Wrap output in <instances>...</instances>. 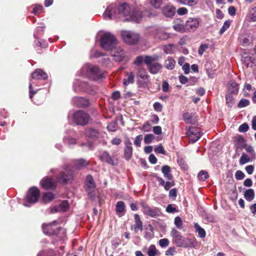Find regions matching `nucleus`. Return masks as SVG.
Returning a JSON list of instances; mask_svg holds the SVG:
<instances>
[{
	"mask_svg": "<svg viewBox=\"0 0 256 256\" xmlns=\"http://www.w3.org/2000/svg\"><path fill=\"white\" fill-rule=\"evenodd\" d=\"M249 126L246 123L241 124L238 128V131L240 132H244L248 130Z\"/></svg>",
	"mask_w": 256,
	"mask_h": 256,
	"instance_id": "obj_61",
	"label": "nucleus"
},
{
	"mask_svg": "<svg viewBox=\"0 0 256 256\" xmlns=\"http://www.w3.org/2000/svg\"><path fill=\"white\" fill-rule=\"evenodd\" d=\"M86 84L84 82H82L81 81L76 80L74 82V89L76 92H78L80 90H86Z\"/></svg>",
	"mask_w": 256,
	"mask_h": 256,
	"instance_id": "obj_34",
	"label": "nucleus"
},
{
	"mask_svg": "<svg viewBox=\"0 0 256 256\" xmlns=\"http://www.w3.org/2000/svg\"><path fill=\"white\" fill-rule=\"evenodd\" d=\"M43 11V7L41 5H36L33 8L32 12L34 14H39Z\"/></svg>",
	"mask_w": 256,
	"mask_h": 256,
	"instance_id": "obj_53",
	"label": "nucleus"
},
{
	"mask_svg": "<svg viewBox=\"0 0 256 256\" xmlns=\"http://www.w3.org/2000/svg\"><path fill=\"white\" fill-rule=\"evenodd\" d=\"M112 52H114V54H112L111 56L116 62H120L124 58V52L120 47L117 46L116 48Z\"/></svg>",
	"mask_w": 256,
	"mask_h": 256,
	"instance_id": "obj_13",
	"label": "nucleus"
},
{
	"mask_svg": "<svg viewBox=\"0 0 256 256\" xmlns=\"http://www.w3.org/2000/svg\"><path fill=\"white\" fill-rule=\"evenodd\" d=\"M174 224L177 228L180 230L182 228V222L181 218L179 216H176L174 218Z\"/></svg>",
	"mask_w": 256,
	"mask_h": 256,
	"instance_id": "obj_52",
	"label": "nucleus"
},
{
	"mask_svg": "<svg viewBox=\"0 0 256 256\" xmlns=\"http://www.w3.org/2000/svg\"><path fill=\"white\" fill-rule=\"evenodd\" d=\"M117 214L122 213L125 210V204L122 202H118L116 204V208Z\"/></svg>",
	"mask_w": 256,
	"mask_h": 256,
	"instance_id": "obj_43",
	"label": "nucleus"
},
{
	"mask_svg": "<svg viewBox=\"0 0 256 256\" xmlns=\"http://www.w3.org/2000/svg\"><path fill=\"white\" fill-rule=\"evenodd\" d=\"M134 74L133 72H126V78H124L123 84L125 86L134 82Z\"/></svg>",
	"mask_w": 256,
	"mask_h": 256,
	"instance_id": "obj_35",
	"label": "nucleus"
},
{
	"mask_svg": "<svg viewBox=\"0 0 256 256\" xmlns=\"http://www.w3.org/2000/svg\"><path fill=\"white\" fill-rule=\"evenodd\" d=\"M166 211L168 213H174L178 212V210L174 206L170 204L167 206Z\"/></svg>",
	"mask_w": 256,
	"mask_h": 256,
	"instance_id": "obj_58",
	"label": "nucleus"
},
{
	"mask_svg": "<svg viewBox=\"0 0 256 256\" xmlns=\"http://www.w3.org/2000/svg\"><path fill=\"white\" fill-rule=\"evenodd\" d=\"M150 72L152 74H157L161 69V65H148Z\"/></svg>",
	"mask_w": 256,
	"mask_h": 256,
	"instance_id": "obj_42",
	"label": "nucleus"
},
{
	"mask_svg": "<svg viewBox=\"0 0 256 256\" xmlns=\"http://www.w3.org/2000/svg\"><path fill=\"white\" fill-rule=\"evenodd\" d=\"M140 205L142 208V212L146 215L152 218H156L161 214V212L158 208H150L144 202H141Z\"/></svg>",
	"mask_w": 256,
	"mask_h": 256,
	"instance_id": "obj_5",
	"label": "nucleus"
},
{
	"mask_svg": "<svg viewBox=\"0 0 256 256\" xmlns=\"http://www.w3.org/2000/svg\"><path fill=\"white\" fill-rule=\"evenodd\" d=\"M73 122L77 125L84 126L88 122L90 116L83 110H78L72 114Z\"/></svg>",
	"mask_w": 256,
	"mask_h": 256,
	"instance_id": "obj_3",
	"label": "nucleus"
},
{
	"mask_svg": "<svg viewBox=\"0 0 256 256\" xmlns=\"http://www.w3.org/2000/svg\"><path fill=\"white\" fill-rule=\"evenodd\" d=\"M125 144L124 156L125 158L128 160L131 158L132 154V143L129 140L126 142Z\"/></svg>",
	"mask_w": 256,
	"mask_h": 256,
	"instance_id": "obj_22",
	"label": "nucleus"
},
{
	"mask_svg": "<svg viewBox=\"0 0 256 256\" xmlns=\"http://www.w3.org/2000/svg\"><path fill=\"white\" fill-rule=\"evenodd\" d=\"M54 198V194L50 192L44 193L42 197V200L45 202H50Z\"/></svg>",
	"mask_w": 256,
	"mask_h": 256,
	"instance_id": "obj_44",
	"label": "nucleus"
},
{
	"mask_svg": "<svg viewBox=\"0 0 256 256\" xmlns=\"http://www.w3.org/2000/svg\"><path fill=\"white\" fill-rule=\"evenodd\" d=\"M244 173L241 170H237L235 174V178L237 180H242L244 178Z\"/></svg>",
	"mask_w": 256,
	"mask_h": 256,
	"instance_id": "obj_57",
	"label": "nucleus"
},
{
	"mask_svg": "<svg viewBox=\"0 0 256 256\" xmlns=\"http://www.w3.org/2000/svg\"><path fill=\"white\" fill-rule=\"evenodd\" d=\"M130 12V6L126 2L118 6L112 4L106 8L104 16L105 17L108 16L109 19L120 20L124 22H127L125 19L129 16Z\"/></svg>",
	"mask_w": 256,
	"mask_h": 256,
	"instance_id": "obj_1",
	"label": "nucleus"
},
{
	"mask_svg": "<svg viewBox=\"0 0 256 256\" xmlns=\"http://www.w3.org/2000/svg\"><path fill=\"white\" fill-rule=\"evenodd\" d=\"M226 104L228 107H232L234 103V99L230 93L228 94L226 96Z\"/></svg>",
	"mask_w": 256,
	"mask_h": 256,
	"instance_id": "obj_45",
	"label": "nucleus"
},
{
	"mask_svg": "<svg viewBox=\"0 0 256 256\" xmlns=\"http://www.w3.org/2000/svg\"><path fill=\"white\" fill-rule=\"evenodd\" d=\"M100 158L102 161H104L112 166L117 164V160L114 157L111 156L110 154L106 152H102L100 156Z\"/></svg>",
	"mask_w": 256,
	"mask_h": 256,
	"instance_id": "obj_17",
	"label": "nucleus"
},
{
	"mask_svg": "<svg viewBox=\"0 0 256 256\" xmlns=\"http://www.w3.org/2000/svg\"><path fill=\"white\" fill-rule=\"evenodd\" d=\"M121 36L124 42L130 45L136 44L140 38L138 34L126 30L121 31Z\"/></svg>",
	"mask_w": 256,
	"mask_h": 256,
	"instance_id": "obj_4",
	"label": "nucleus"
},
{
	"mask_svg": "<svg viewBox=\"0 0 256 256\" xmlns=\"http://www.w3.org/2000/svg\"><path fill=\"white\" fill-rule=\"evenodd\" d=\"M208 48V45L207 44H202L200 46L198 53L200 55L203 54L204 52Z\"/></svg>",
	"mask_w": 256,
	"mask_h": 256,
	"instance_id": "obj_60",
	"label": "nucleus"
},
{
	"mask_svg": "<svg viewBox=\"0 0 256 256\" xmlns=\"http://www.w3.org/2000/svg\"><path fill=\"white\" fill-rule=\"evenodd\" d=\"M154 151L157 154H166V151L164 150L163 146L161 144H160L156 148H155Z\"/></svg>",
	"mask_w": 256,
	"mask_h": 256,
	"instance_id": "obj_56",
	"label": "nucleus"
},
{
	"mask_svg": "<svg viewBox=\"0 0 256 256\" xmlns=\"http://www.w3.org/2000/svg\"><path fill=\"white\" fill-rule=\"evenodd\" d=\"M34 80H30L29 84V92L30 98L32 99L33 95L36 94L40 88H36L35 86H38V84L34 82Z\"/></svg>",
	"mask_w": 256,
	"mask_h": 256,
	"instance_id": "obj_29",
	"label": "nucleus"
},
{
	"mask_svg": "<svg viewBox=\"0 0 256 256\" xmlns=\"http://www.w3.org/2000/svg\"><path fill=\"white\" fill-rule=\"evenodd\" d=\"M116 122H111L108 125L107 128L110 132H114L116 130Z\"/></svg>",
	"mask_w": 256,
	"mask_h": 256,
	"instance_id": "obj_64",
	"label": "nucleus"
},
{
	"mask_svg": "<svg viewBox=\"0 0 256 256\" xmlns=\"http://www.w3.org/2000/svg\"><path fill=\"white\" fill-rule=\"evenodd\" d=\"M40 197V190L36 187L31 188L27 194L28 202L30 204L36 203Z\"/></svg>",
	"mask_w": 256,
	"mask_h": 256,
	"instance_id": "obj_9",
	"label": "nucleus"
},
{
	"mask_svg": "<svg viewBox=\"0 0 256 256\" xmlns=\"http://www.w3.org/2000/svg\"><path fill=\"white\" fill-rule=\"evenodd\" d=\"M196 245V240L194 239L184 238L183 240L182 244L180 246L185 248H194Z\"/></svg>",
	"mask_w": 256,
	"mask_h": 256,
	"instance_id": "obj_31",
	"label": "nucleus"
},
{
	"mask_svg": "<svg viewBox=\"0 0 256 256\" xmlns=\"http://www.w3.org/2000/svg\"><path fill=\"white\" fill-rule=\"evenodd\" d=\"M242 62L244 64H254L256 62V60L253 56H250L248 54L244 53L242 56Z\"/></svg>",
	"mask_w": 256,
	"mask_h": 256,
	"instance_id": "obj_25",
	"label": "nucleus"
},
{
	"mask_svg": "<svg viewBox=\"0 0 256 256\" xmlns=\"http://www.w3.org/2000/svg\"><path fill=\"white\" fill-rule=\"evenodd\" d=\"M174 47L173 44H168L164 48V51L166 54H170L173 52V48Z\"/></svg>",
	"mask_w": 256,
	"mask_h": 256,
	"instance_id": "obj_54",
	"label": "nucleus"
},
{
	"mask_svg": "<svg viewBox=\"0 0 256 256\" xmlns=\"http://www.w3.org/2000/svg\"><path fill=\"white\" fill-rule=\"evenodd\" d=\"M174 28L178 32H182L184 28V22L181 19H176L174 21Z\"/></svg>",
	"mask_w": 256,
	"mask_h": 256,
	"instance_id": "obj_32",
	"label": "nucleus"
},
{
	"mask_svg": "<svg viewBox=\"0 0 256 256\" xmlns=\"http://www.w3.org/2000/svg\"><path fill=\"white\" fill-rule=\"evenodd\" d=\"M150 4L156 8H158L162 4V0H148Z\"/></svg>",
	"mask_w": 256,
	"mask_h": 256,
	"instance_id": "obj_50",
	"label": "nucleus"
},
{
	"mask_svg": "<svg viewBox=\"0 0 256 256\" xmlns=\"http://www.w3.org/2000/svg\"><path fill=\"white\" fill-rule=\"evenodd\" d=\"M250 161V158L247 154L243 153L240 159V164L243 165Z\"/></svg>",
	"mask_w": 256,
	"mask_h": 256,
	"instance_id": "obj_47",
	"label": "nucleus"
},
{
	"mask_svg": "<svg viewBox=\"0 0 256 256\" xmlns=\"http://www.w3.org/2000/svg\"><path fill=\"white\" fill-rule=\"evenodd\" d=\"M73 164L74 168L80 170L88 165L89 162L83 158L76 159L73 161Z\"/></svg>",
	"mask_w": 256,
	"mask_h": 256,
	"instance_id": "obj_21",
	"label": "nucleus"
},
{
	"mask_svg": "<svg viewBox=\"0 0 256 256\" xmlns=\"http://www.w3.org/2000/svg\"><path fill=\"white\" fill-rule=\"evenodd\" d=\"M230 20H226L222 26V27L220 28V34H222L226 30H227L229 27L230 26Z\"/></svg>",
	"mask_w": 256,
	"mask_h": 256,
	"instance_id": "obj_51",
	"label": "nucleus"
},
{
	"mask_svg": "<svg viewBox=\"0 0 256 256\" xmlns=\"http://www.w3.org/2000/svg\"><path fill=\"white\" fill-rule=\"evenodd\" d=\"M69 208V204L66 200L62 201L58 206H55L54 208L50 210V212L53 213L55 212H64Z\"/></svg>",
	"mask_w": 256,
	"mask_h": 256,
	"instance_id": "obj_20",
	"label": "nucleus"
},
{
	"mask_svg": "<svg viewBox=\"0 0 256 256\" xmlns=\"http://www.w3.org/2000/svg\"><path fill=\"white\" fill-rule=\"evenodd\" d=\"M162 12L166 16L171 17L174 15V10L169 6H166L164 8Z\"/></svg>",
	"mask_w": 256,
	"mask_h": 256,
	"instance_id": "obj_39",
	"label": "nucleus"
},
{
	"mask_svg": "<svg viewBox=\"0 0 256 256\" xmlns=\"http://www.w3.org/2000/svg\"><path fill=\"white\" fill-rule=\"evenodd\" d=\"M65 170L68 174L65 172H62L58 177V181L62 184L71 182L73 180L72 172L70 170V166L66 167Z\"/></svg>",
	"mask_w": 256,
	"mask_h": 256,
	"instance_id": "obj_8",
	"label": "nucleus"
},
{
	"mask_svg": "<svg viewBox=\"0 0 256 256\" xmlns=\"http://www.w3.org/2000/svg\"><path fill=\"white\" fill-rule=\"evenodd\" d=\"M186 134L192 143L196 142L201 136L199 130L192 126L189 128L186 132Z\"/></svg>",
	"mask_w": 256,
	"mask_h": 256,
	"instance_id": "obj_11",
	"label": "nucleus"
},
{
	"mask_svg": "<svg viewBox=\"0 0 256 256\" xmlns=\"http://www.w3.org/2000/svg\"><path fill=\"white\" fill-rule=\"evenodd\" d=\"M154 138V136L152 134H147L145 136L144 138V143L146 144H150L152 142Z\"/></svg>",
	"mask_w": 256,
	"mask_h": 256,
	"instance_id": "obj_55",
	"label": "nucleus"
},
{
	"mask_svg": "<svg viewBox=\"0 0 256 256\" xmlns=\"http://www.w3.org/2000/svg\"><path fill=\"white\" fill-rule=\"evenodd\" d=\"M199 24V18H190L186 22L185 26L189 31H194L198 27Z\"/></svg>",
	"mask_w": 256,
	"mask_h": 256,
	"instance_id": "obj_12",
	"label": "nucleus"
},
{
	"mask_svg": "<svg viewBox=\"0 0 256 256\" xmlns=\"http://www.w3.org/2000/svg\"><path fill=\"white\" fill-rule=\"evenodd\" d=\"M169 243V240L167 238H162L159 240V244L162 248L168 246Z\"/></svg>",
	"mask_w": 256,
	"mask_h": 256,
	"instance_id": "obj_63",
	"label": "nucleus"
},
{
	"mask_svg": "<svg viewBox=\"0 0 256 256\" xmlns=\"http://www.w3.org/2000/svg\"><path fill=\"white\" fill-rule=\"evenodd\" d=\"M250 14L251 15L250 20L252 22H256V6L251 9Z\"/></svg>",
	"mask_w": 256,
	"mask_h": 256,
	"instance_id": "obj_62",
	"label": "nucleus"
},
{
	"mask_svg": "<svg viewBox=\"0 0 256 256\" xmlns=\"http://www.w3.org/2000/svg\"><path fill=\"white\" fill-rule=\"evenodd\" d=\"M142 140V135H138L136 136L135 138L134 141V144L137 146L140 147V146L141 142Z\"/></svg>",
	"mask_w": 256,
	"mask_h": 256,
	"instance_id": "obj_59",
	"label": "nucleus"
},
{
	"mask_svg": "<svg viewBox=\"0 0 256 256\" xmlns=\"http://www.w3.org/2000/svg\"><path fill=\"white\" fill-rule=\"evenodd\" d=\"M170 236L172 238V242L178 246H180L182 244L184 238L182 236L180 232L175 228H172L170 232Z\"/></svg>",
	"mask_w": 256,
	"mask_h": 256,
	"instance_id": "obj_15",
	"label": "nucleus"
},
{
	"mask_svg": "<svg viewBox=\"0 0 256 256\" xmlns=\"http://www.w3.org/2000/svg\"><path fill=\"white\" fill-rule=\"evenodd\" d=\"M32 78L33 80H46L48 78V76L42 70L37 69L32 74Z\"/></svg>",
	"mask_w": 256,
	"mask_h": 256,
	"instance_id": "obj_23",
	"label": "nucleus"
},
{
	"mask_svg": "<svg viewBox=\"0 0 256 256\" xmlns=\"http://www.w3.org/2000/svg\"><path fill=\"white\" fill-rule=\"evenodd\" d=\"M142 18V12L140 11L134 10L130 13L125 20L127 21H131L135 22H140Z\"/></svg>",
	"mask_w": 256,
	"mask_h": 256,
	"instance_id": "obj_16",
	"label": "nucleus"
},
{
	"mask_svg": "<svg viewBox=\"0 0 256 256\" xmlns=\"http://www.w3.org/2000/svg\"><path fill=\"white\" fill-rule=\"evenodd\" d=\"M56 222L55 221L53 222L52 224H44L42 225V230L44 232L48 234H55V232L53 230H51V228L52 225L54 224H55Z\"/></svg>",
	"mask_w": 256,
	"mask_h": 256,
	"instance_id": "obj_37",
	"label": "nucleus"
},
{
	"mask_svg": "<svg viewBox=\"0 0 256 256\" xmlns=\"http://www.w3.org/2000/svg\"><path fill=\"white\" fill-rule=\"evenodd\" d=\"M100 56H104L102 58V62L104 64H108L110 62V58L106 56H104V54L98 50H94L92 52L90 57L91 58H100Z\"/></svg>",
	"mask_w": 256,
	"mask_h": 256,
	"instance_id": "obj_24",
	"label": "nucleus"
},
{
	"mask_svg": "<svg viewBox=\"0 0 256 256\" xmlns=\"http://www.w3.org/2000/svg\"><path fill=\"white\" fill-rule=\"evenodd\" d=\"M86 136L91 139H94L98 137V132L94 128H88L86 130Z\"/></svg>",
	"mask_w": 256,
	"mask_h": 256,
	"instance_id": "obj_30",
	"label": "nucleus"
},
{
	"mask_svg": "<svg viewBox=\"0 0 256 256\" xmlns=\"http://www.w3.org/2000/svg\"><path fill=\"white\" fill-rule=\"evenodd\" d=\"M135 224L132 226V228L136 232L138 230H142V223L140 220V216L136 214L134 215Z\"/></svg>",
	"mask_w": 256,
	"mask_h": 256,
	"instance_id": "obj_33",
	"label": "nucleus"
},
{
	"mask_svg": "<svg viewBox=\"0 0 256 256\" xmlns=\"http://www.w3.org/2000/svg\"><path fill=\"white\" fill-rule=\"evenodd\" d=\"M86 76L90 79L98 80L104 76V73L102 72L96 66H89L86 73Z\"/></svg>",
	"mask_w": 256,
	"mask_h": 256,
	"instance_id": "obj_6",
	"label": "nucleus"
},
{
	"mask_svg": "<svg viewBox=\"0 0 256 256\" xmlns=\"http://www.w3.org/2000/svg\"><path fill=\"white\" fill-rule=\"evenodd\" d=\"M100 47L106 51H112L118 46V40L116 36L110 32L104 34L100 40Z\"/></svg>",
	"mask_w": 256,
	"mask_h": 256,
	"instance_id": "obj_2",
	"label": "nucleus"
},
{
	"mask_svg": "<svg viewBox=\"0 0 256 256\" xmlns=\"http://www.w3.org/2000/svg\"><path fill=\"white\" fill-rule=\"evenodd\" d=\"M155 38L160 40H166L170 38V34L164 32L162 30H157Z\"/></svg>",
	"mask_w": 256,
	"mask_h": 256,
	"instance_id": "obj_26",
	"label": "nucleus"
},
{
	"mask_svg": "<svg viewBox=\"0 0 256 256\" xmlns=\"http://www.w3.org/2000/svg\"><path fill=\"white\" fill-rule=\"evenodd\" d=\"M138 82L142 86L147 84L148 82V75L146 74V70L143 68H139L138 70Z\"/></svg>",
	"mask_w": 256,
	"mask_h": 256,
	"instance_id": "obj_14",
	"label": "nucleus"
},
{
	"mask_svg": "<svg viewBox=\"0 0 256 256\" xmlns=\"http://www.w3.org/2000/svg\"><path fill=\"white\" fill-rule=\"evenodd\" d=\"M228 90L230 94H237L238 92V84L234 80L230 81L228 84Z\"/></svg>",
	"mask_w": 256,
	"mask_h": 256,
	"instance_id": "obj_27",
	"label": "nucleus"
},
{
	"mask_svg": "<svg viewBox=\"0 0 256 256\" xmlns=\"http://www.w3.org/2000/svg\"><path fill=\"white\" fill-rule=\"evenodd\" d=\"M184 121L186 124H193L196 122V119L194 114L190 112H186L183 115Z\"/></svg>",
	"mask_w": 256,
	"mask_h": 256,
	"instance_id": "obj_28",
	"label": "nucleus"
},
{
	"mask_svg": "<svg viewBox=\"0 0 256 256\" xmlns=\"http://www.w3.org/2000/svg\"><path fill=\"white\" fill-rule=\"evenodd\" d=\"M162 172L164 174V177L167 180H170L172 179V177L170 173V167L168 166H164L162 168Z\"/></svg>",
	"mask_w": 256,
	"mask_h": 256,
	"instance_id": "obj_36",
	"label": "nucleus"
},
{
	"mask_svg": "<svg viewBox=\"0 0 256 256\" xmlns=\"http://www.w3.org/2000/svg\"><path fill=\"white\" fill-rule=\"evenodd\" d=\"M86 190L88 192V196L92 198L94 196V191L96 188V184L92 177L90 175L86 176Z\"/></svg>",
	"mask_w": 256,
	"mask_h": 256,
	"instance_id": "obj_10",
	"label": "nucleus"
},
{
	"mask_svg": "<svg viewBox=\"0 0 256 256\" xmlns=\"http://www.w3.org/2000/svg\"><path fill=\"white\" fill-rule=\"evenodd\" d=\"M180 3L192 6L198 3V0H181Z\"/></svg>",
	"mask_w": 256,
	"mask_h": 256,
	"instance_id": "obj_48",
	"label": "nucleus"
},
{
	"mask_svg": "<svg viewBox=\"0 0 256 256\" xmlns=\"http://www.w3.org/2000/svg\"><path fill=\"white\" fill-rule=\"evenodd\" d=\"M146 253L148 256H156L159 252L156 246L152 244L147 248Z\"/></svg>",
	"mask_w": 256,
	"mask_h": 256,
	"instance_id": "obj_38",
	"label": "nucleus"
},
{
	"mask_svg": "<svg viewBox=\"0 0 256 256\" xmlns=\"http://www.w3.org/2000/svg\"><path fill=\"white\" fill-rule=\"evenodd\" d=\"M160 56L158 55H154L152 56H146L144 58L142 56H139L136 57L133 64H142L144 62L145 64H152L159 60Z\"/></svg>",
	"mask_w": 256,
	"mask_h": 256,
	"instance_id": "obj_7",
	"label": "nucleus"
},
{
	"mask_svg": "<svg viewBox=\"0 0 256 256\" xmlns=\"http://www.w3.org/2000/svg\"><path fill=\"white\" fill-rule=\"evenodd\" d=\"M72 102L74 105L80 107H86L89 104L88 100L82 97H74Z\"/></svg>",
	"mask_w": 256,
	"mask_h": 256,
	"instance_id": "obj_18",
	"label": "nucleus"
},
{
	"mask_svg": "<svg viewBox=\"0 0 256 256\" xmlns=\"http://www.w3.org/2000/svg\"><path fill=\"white\" fill-rule=\"evenodd\" d=\"M194 227L200 238H204L206 236V232L203 228H201L198 224H195Z\"/></svg>",
	"mask_w": 256,
	"mask_h": 256,
	"instance_id": "obj_41",
	"label": "nucleus"
},
{
	"mask_svg": "<svg viewBox=\"0 0 256 256\" xmlns=\"http://www.w3.org/2000/svg\"><path fill=\"white\" fill-rule=\"evenodd\" d=\"M250 104V102L249 100L247 99H242L238 104V107L240 108H242L248 106Z\"/></svg>",
	"mask_w": 256,
	"mask_h": 256,
	"instance_id": "obj_49",
	"label": "nucleus"
},
{
	"mask_svg": "<svg viewBox=\"0 0 256 256\" xmlns=\"http://www.w3.org/2000/svg\"><path fill=\"white\" fill-rule=\"evenodd\" d=\"M40 184L44 189L53 188L56 186V182L53 179L48 178H43L40 182Z\"/></svg>",
	"mask_w": 256,
	"mask_h": 256,
	"instance_id": "obj_19",
	"label": "nucleus"
},
{
	"mask_svg": "<svg viewBox=\"0 0 256 256\" xmlns=\"http://www.w3.org/2000/svg\"><path fill=\"white\" fill-rule=\"evenodd\" d=\"M208 176V172L204 170H201L198 174V178L201 181H204Z\"/></svg>",
	"mask_w": 256,
	"mask_h": 256,
	"instance_id": "obj_46",
	"label": "nucleus"
},
{
	"mask_svg": "<svg viewBox=\"0 0 256 256\" xmlns=\"http://www.w3.org/2000/svg\"><path fill=\"white\" fill-rule=\"evenodd\" d=\"M244 198L248 201L252 200L254 197V192L252 189L246 190L244 194Z\"/></svg>",
	"mask_w": 256,
	"mask_h": 256,
	"instance_id": "obj_40",
	"label": "nucleus"
}]
</instances>
